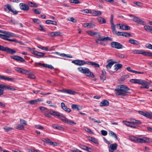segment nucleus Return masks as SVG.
Returning <instances> with one entry per match:
<instances>
[{
	"label": "nucleus",
	"instance_id": "1",
	"mask_svg": "<svg viewBox=\"0 0 152 152\" xmlns=\"http://www.w3.org/2000/svg\"><path fill=\"white\" fill-rule=\"evenodd\" d=\"M50 113L53 115L56 116L59 118L64 122L67 123L70 125L76 124V123L72 121L69 120L67 119L64 115L58 112L50 110H49Z\"/></svg>",
	"mask_w": 152,
	"mask_h": 152
},
{
	"label": "nucleus",
	"instance_id": "2",
	"mask_svg": "<svg viewBox=\"0 0 152 152\" xmlns=\"http://www.w3.org/2000/svg\"><path fill=\"white\" fill-rule=\"evenodd\" d=\"M130 90L129 88L124 85L118 86L115 89L117 95L123 96L127 95V94L129 93Z\"/></svg>",
	"mask_w": 152,
	"mask_h": 152
},
{
	"label": "nucleus",
	"instance_id": "3",
	"mask_svg": "<svg viewBox=\"0 0 152 152\" xmlns=\"http://www.w3.org/2000/svg\"><path fill=\"white\" fill-rule=\"evenodd\" d=\"M78 70L82 73L85 74L88 76H91L92 77H94V75L91 72L89 69L86 67L83 68L81 67H80L78 68Z\"/></svg>",
	"mask_w": 152,
	"mask_h": 152
},
{
	"label": "nucleus",
	"instance_id": "4",
	"mask_svg": "<svg viewBox=\"0 0 152 152\" xmlns=\"http://www.w3.org/2000/svg\"><path fill=\"white\" fill-rule=\"evenodd\" d=\"M0 50L5 51L11 54H13L16 53V51L13 49L1 45H0Z\"/></svg>",
	"mask_w": 152,
	"mask_h": 152
},
{
	"label": "nucleus",
	"instance_id": "5",
	"mask_svg": "<svg viewBox=\"0 0 152 152\" xmlns=\"http://www.w3.org/2000/svg\"><path fill=\"white\" fill-rule=\"evenodd\" d=\"M72 62L75 65L79 66L83 65L86 64V62H85L84 60H74L72 61Z\"/></svg>",
	"mask_w": 152,
	"mask_h": 152
},
{
	"label": "nucleus",
	"instance_id": "6",
	"mask_svg": "<svg viewBox=\"0 0 152 152\" xmlns=\"http://www.w3.org/2000/svg\"><path fill=\"white\" fill-rule=\"evenodd\" d=\"M111 47L117 49H120L122 48V45L121 43L116 42H113L110 43Z\"/></svg>",
	"mask_w": 152,
	"mask_h": 152
},
{
	"label": "nucleus",
	"instance_id": "7",
	"mask_svg": "<svg viewBox=\"0 0 152 152\" xmlns=\"http://www.w3.org/2000/svg\"><path fill=\"white\" fill-rule=\"evenodd\" d=\"M0 37L1 39H4L8 41L11 42H18V40L16 39H9L7 38L6 37V35L5 34H0Z\"/></svg>",
	"mask_w": 152,
	"mask_h": 152
},
{
	"label": "nucleus",
	"instance_id": "8",
	"mask_svg": "<svg viewBox=\"0 0 152 152\" xmlns=\"http://www.w3.org/2000/svg\"><path fill=\"white\" fill-rule=\"evenodd\" d=\"M97 39L102 41H106L107 40L112 41L113 40V39L112 38L108 37H104L101 35L100 34L99 36L98 37Z\"/></svg>",
	"mask_w": 152,
	"mask_h": 152
},
{
	"label": "nucleus",
	"instance_id": "9",
	"mask_svg": "<svg viewBox=\"0 0 152 152\" xmlns=\"http://www.w3.org/2000/svg\"><path fill=\"white\" fill-rule=\"evenodd\" d=\"M11 58L17 61L23 62L25 61V60L22 57L18 56H10Z\"/></svg>",
	"mask_w": 152,
	"mask_h": 152
},
{
	"label": "nucleus",
	"instance_id": "10",
	"mask_svg": "<svg viewBox=\"0 0 152 152\" xmlns=\"http://www.w3.org/2000/svg\"><path fill=\"white\" fill-rule=\"evenodd\" d=\"M118 27L119 26V29L125 30H130V27L126 25L125 24H117L116 25Z\"/></svg>",
	"mask_w": 152,
	"mask_h": 152
},
{
	"label": "nucleus",
	"instance_id": "11",
	"mask_svg": "<svg viewBox=\"0 0 152 152\" xmlns=\"http://www.w3.org/2000/svg\"><path fill=\"white\" fill-rule=\"evenodd\" d=\"M19 6L20 9L24 11H28L29 10V6L23 3H20L19 4Z\"/></svg>",
	"mask_w": 152,
	"mask_h": 152
},
{
	"label": "nucleus",
	"instance_id": "12",
	"mask_svg": "<svg viewBox=\"0 0 152 152\" xmlns=\"http://www.w3.org/2000/svg\"><path fill=\"white\" fill-rule=\"evenodd\" d=\"M59 91L61 92L72 95H75L77 93V92L71 89H63Z\"/></svg>",
	"mask_w": 152,
	"mask_h": 152
},
{
	"label": "nucleus",
	"instance_id": "13",
	"mask_svg": "<svg viewBox=\"0 0 152 152\" xmlns=\"http://www.w3.org/2000/svg\"><path fill=\"white\" fill-rule=\"evenodd\" d=\"M0 89L3 91V94L4 93V90L3 89H4L5 90H7L11 91H13L16 90L15 88H11L10 86H8L5 85L0 84Z\"/></svg>",
	"mask_w": 152,
	"mask_h": 152
},
{
	"label": "nucleus",
	"instance_id": "14",
	"mask_svg": "<svg viewBox=\"0 0 152 152\" xmlns=\"http://www.w3.org/2000/svg\"><path fill=\"white\" fill-rule=\"evenodd\" d=\"M139 143H148L149 142V139L145 137H143L142 138H138L137 142Z\"/></svg>",
	"mask_w": 152,
	"mask_h": 152
},
{
	"label": "nucleus",
	"instance_id": "15",
	"mask_svg": "<svg viewBox=\"0 0 152 152\" xmlns=\"http://www.w3.org/2000/svg\"><path fill=\"white\" fill-rule=\"evenodd\" d=\"M36 63L38 64L39 66H42L44 67H47L51 69H54V67L51 65L48 64H42L40 62Z\"/></svg>",
	"mask_w": 152,
	"mask_h": 152
},
{
	"label": "nucleus",
	"instance_id": "16",
	"mask_svg": "<svg viewBox=\"0 0 152 152\" xmlns=\"http://www.w3.org/2000/svg\"><path fill=\"white\" fill-rule=\"evenodd\" d=\"M133 20L134 22L141 24L144 25L145 24V22L142 20L140 19L136 16H134L133 19Z\"/></svg>",
	"mask_w": 152,
	"mask_h": 152
},
{
	"label": "nucleus",
	"instance_id": "17",
	"mask_svg": "<svg viewBox=\"0 0 152 152\" xmlns=\"http://www.w3.org/2000/svg\"><path fill=\"white\" fill-rule=\"evenodd\" d=\"M61 107L66 112L68 113H70L71 111V110L70 108H67V107L65 105L64 102H62L61 103Z\"/></svg>",
	"mask_w": 152,
	"mask_h": 152
},
{
	"label": "nucleus",
	"instance_id": "18",
	"mask_svg": "<svg viewBox=\"0 0 152 152\" xmlns=\"http://www.w3.org/2000/svg\"><path fill=\"white\" fill-rule=\"evenodd\" d=\"M128 42L130 44L135 45H138L140 44L139 41L132 39H130Z\"/></svg>",
	"mask_w": 152,
	"mask_h": 152
},
{
	"label": "nucleus",
	"instance_id": "19",
	"mask_svg": "<svg viewBox=\"0 0 152 152\" xmlns=\"http://www.w3.org/2000/svg\"><path fill=\"white\" fill-rule=\"evenodd\" d=\"M112 61V59L108 60L107 61V62L108 63L106 65V67L107 69H110L112 66L114 64V63H116V62H113Z\"/></svg>",
	"mask_w": 152,
	"mask_h": 152
},
{
	"label": "nucleus",
	"instance_id": "20",
	"mask_svg": "<svg viewBox=\"0 0 152 152\" xmlns=\"http://www.w3.org/2000/svg\"><path fill=\"white\" fill-rule=\"evenodd\" d=\"M0 79L8 81H12L14 79V78H11L5 76L0 75Z\"/></svg>",
	"mask_w": 152,
	"mask_h": 152
},
{
	"label": "nucleus",
	"instance_id": "21",
	"mask_svg": "<svg viewBox=\"0 0 152 152\" xmlns=\"http://www.w3.org/2000/svg\"><path fill=\"white\" fill-rule=\"evenodd\" d=\"M106 72L103 69L102 71V73L100 76L101 80L104 81L105 80H106Z\"/></svg>",
	"mask_w": 152,
	"mask_h": 152
},
{
	"label": "nucleus",
	"instance_id": "22",
	"mask_svg": "<svg viewBox=\"0 0 152 152\" xmlns=\"http://www.w3.org/2000/svg\"><path fill=\"white\" fill-rule=\"evenodd\" d=\"M142 82H140V84L142 85L143 86V87L148 89L149 88L148 83L144 80H141Z\"/></svg>",
	"mask_w": 152,
	"mask_h": 152
},
{
	"label": "nucleus",
	"instance_id": "23",
	"mask_svg": "<svg viewBox=\"0 0 152 152\" xmlns=\"http://www.w3.org/2000/svg\"><path fill=\"white\" fill-rule=\"evenodd\" d=\"M109 105V102L107 100L104 99L100 103L99 105L101 107L107 106Z\"/></svg>",
	"mask_w": 152,
	"mask_h": 152
},
{
	"label": "nucleus",
	"instance_id": "24",
	"mask_svg": "<svg viewBox=\"0 0 152 152\" xmlns=\"http://www.w3.org/2000/svg\"><path fill=\"white\" fill-rule=\"evenodd\" d=\"M97 19L98 20L99 23L100 24H103L106 23V20L101 17H98Z\"/></svg>",
	"mask_w": 152,
	"mask_h": 152
},
{
	"label": "nucleus",
	"instance_id": "25",
	"mask_svg": "<svg viewBox=\"0 0 152 152\" xmlns=\"http://www.w3.org/2000/svg\"><path fill=\"white\" fill-rule=\"evenodd\" d=\"M45 23L48 24H52L56 26L57 25V22L56 21L47 20L46 21Z\"/></svg>",
	"mask_w": 152,
	"mask_h": 152
},
{
	"label": "nucleus",
	"instance_id": "26",
	"mask_svg": "<svg viewBox=\"0 0 152 152\" xmlns=\"http://www.w3.org/2000/svg\"><path fill=\"white\" fill-rule=\"evenodd\" d=\"M142 55L145 56L152 57V53L150 52L145 51L143 50Z\"/></svg>",
	"mask_w": 152,
	"mask_h": 152
},
{
	"label": "nucleus",
	"instance_id": "27",
	"mask_svg": "<svg viewBox=\"0 0 152 152\" xmlns=\"http://www.w3.org/2000/svg\"><path fill=\"white\" fill-rule=\"evenodd\" d=\"M113 15H111V19L110 20V23L111 24L112 29H113V31H114L115 30V26L113 22Z\"/></svg>",
	"mask_w": 152,
	"mask_h": 152
},
{
	"label": "nucleus",
	"instance_id": "28",
	"mask_svg": "<svg viewBox=\"0 0 152 152\" xmlns=\"http://www.w3.org/2000/svg\"><path fill=\"white\" fill-rule=\"evenodd\" d=\"M71 107L72 109H77V110H81L82 108V107L78 105L75 104H72L71 106Z\"/></svg>",
	"mask_w": 152,
	"mask_h": 152
},
{
	"label": "nucleus",
	"instance_id": "29",
	"mask_svg": "<svg viewBox=\"0 0 152 152\" xmlns=\"http://www.w3.org/2000/svg\"><path fill=\"white\" fill-rule=\"evenodd\" d=\"M52 127L55 129L60 130H63L64 128L56 124H53L52 125Z\"/></svg>",
	"mask_w": 152,
	"mask_h": 152
},
{
	"label": "nucleus",
	"instance_id": "30",
	"mask_svg": "<svg viewBox=\"0 0 152 152\" xmlns=\"http://www.w3.org/2000/svg\"><path fill=\"white\" fill-rule=\"evenodd\" d=\"M86 64H87L89 65H91L94 66L95 67H99L100 66L99 65V64L93 62L86 61Z\"/></svg>",
	"mask_w": 152,
	"mask_h": 152
},
{
	"label": "nucleus",
	"instance_id": "31",
	"mask_svg": "<svg viewBox=\"0 0 152 152\" xmlns=\"http://www.w3.org/2000/svg\"><path fill=\"white\" fill-rule=\"evenodd\" d=\"M117 148V144L116 143H115L112 144L110 145L109 149L115 150H116Z\"/></svg>",
	"mask_w": 152,
	"mask_h": 152
},
{
	"label": "nucleus",
	"instance_id": "32",
	"mask_svg": "<svg viewBox=\"0 0 152 152\" xmlns=\"http://www.w3.org/2000/svg\"><path fill=\"white\" fill-rule=\"evenodd\" d=\"M144 28L147 31H149L152 34V26L146 25L144 26Z\"/></svg>",
	"mask_w": 152,
	"mask_h": 152
},
{
	"label": "nucleus",
	"instance_id": "33",
	"mask_svg": "<svg viewBox=\"0 0 152 152\" xmlns=\"http://www.w3.org/2000/svg\"><path fill=\"white\" fill-rule=\"evenodd\" d=\"M79 147L81 149L84 150H86V151L88 152H91L90 151V149H91L90 148H89L87 146L85 145H80Z\"/></svg>",
	"mask_w": 152,
	"mask_h": 152
},
{
	"label": "nucleus",
	"instance_id": "34",
	"mask_svg": "<svg viewBox=\"0 0 152 152\" xmlns=\"http://www.w3.org/2000/svg\"><path fill=\"white\" fill-rule=\"evenodd\" d=\"M4 7V9L5 11H7V9H8L9 10V12H10L12 11V7L10 4H8L7 5H5Z\"/></svg>",
	"mask_w": 152,
	"mask_h": 152
},
{
	"label": "nucleus",
	"instance_id": "35",
	"mask_svg": "<svg viewBox=\"0 0 152 152\" xmlns=\"http://www.w3.org/2000/svg\"><path fill=\"white\" fill-rule=\"evenodd\" d=\"M143 50H131V52L134 54H142Z\"/></svg>",
	"mask_w": 152,
	"mask_h": 152
},
{
	"label": "nucleus",
	"instance_id": "36",
	"mask_svg": "<svg viewBox=\"0 0 152 152\" xmlns=\"http://www.w3.org/2000/svg\"><path fill=\"white\" fill-rule=\"evenodd\" d=\"M102 13V12L100 11L94 10L93 12H92V13H91V14H92L93 16H96L100 15H101Z\"/></svg>",
	"mask_w": 152,
	"mask_h": 152
},
{
	"label": "nucleus",
	"instance_id": "37",
	"mask_svg": "<svg viewBox=\"0 0 152 152\" xmlns=\"http://www.w3.org/2000/svg\"><path fill=\"white\" fill-rule=\"evenodd\" d=\"M141 80V79H132L130 81L133 83L140 84L141 83L140 82H142Z\"/></svg>",
	"mask_w": 152,
	"mask_h": 152
},
{
	"label": "nucleus",
	"instance_id": "38",
	"mask_svg": "<svg viewBox=\"0 0 152 152\" xmlns=\"http://www.w3.org/2000/svg\"><path fill=\"white\" fill-rule=\"evenodd\" d=\"M28 5L32 7H38V5L35 3H33L32 2L29 1L28 2Z\"/></svg>",
	"mask_w": 152,
	"mask_h": 152
},
{
	"label": "nucleus",
	"instance_id": "39",
	"mask_svg": "<svg viewBox=\"0 0 152 152\" xmlns=\"http://www.w3.org/2000/svg\"><path fill=\"white\" fill-rule=\"evenodd\" d=\"M80 11L82 12L86 13H92V11L91 10H89L88 9H85L84 10H80Z\"/></svg>",
	"mask_w": 152,
	"mask_h": 152
},
{
	"label": "nucleus",
	"instance_id": "40",
	"mask_svg": "<svg viewBox=\"0 0 152 152\" xmlns=\"http://www.w3.org/2000/svg\"><path fill=\"white\" fill-rule=\"evenodd\" d=\"M112 29V31L114 34H117L118 35H120V36H123V32H121L120 31H118L117 32L115 30H115L114 31H113V29Z\"/></svg>",
	"mask_w": 152,
	"mask_h": 152
},
{
	"label": "nucleus",
	"instance_id": "41",
	"mask_svg": "<svg viewBox=\"0 0 152 152\" xmlns=\"http://www.w3.org/2000/svg\"><path fill=\"white\" fill-rule=\"evenodd\" d=\"M144 116L150 119L152 118V114L148 112H146Z\"/></svg>",
	"mask_w": 152,
	"mask_h": 152
},
{
	"label": "nucleus",
	"instance_id": "42",
	"mask_svg": "<svg viewBox=\"0 0 152 152\" xmlns=\"http://www.w3.org/2000/svg\"><path fill=\"white\" fill-rule=\"evenodd\" d=\"M129 140H131L134 142H137L138 141V137L133 136H131L129 137Z\"/></svg>",
	"mask_w": 152,
	"mask_h": 152
},
{
	"label": "nucleus",
	"instance_id": "43",
	"mask_svg": "<svg viewBox=\"0 0 152 152\" xmlns=\"http://www.w3.org/2000/svg\"><path fill=\"white\" fill-rule=\"evenodd\" d=\"M39 99L33 100L28 101V103L34 105L37 104V102L39 101Z\"/></svg>",
	"mask_w": 152,
	"mask_h": 152
},
{
	"label": "nucleus",
	"instance_id": "44",
	"mask_svg": "<svg viewBox=\"0 0 152 152\" xmlns=\"http://www.w3.org/2000/svg\"><path fill=\"white\" fill-rule=\"evenodd\" d=\"M115 70H117L121 68L122 67V65L121 64H115L114 66Z\"/></svg>",
	"mask_w": 152,
	"mask_h": 152
},
{
	"label": "nucleus",
	"instance_id": "45",
	"mask_svg": "<svg viewBox=\"0 0 152 152\" xmlns=\"http://www.w3.org/2000/svg\"><path fill=\"white\" fill-rule=\"evenodd\" d=\"M28 75V77L31 79H34L36 78V76L31 72H29Z\"/></svg>",
	"mask_w": 152,
	"mask_h": 152
},
{
	"label": "nucleus",
	"instance_id": "46",
	"mask_svg": "<svg viewBox=\"0 0 152 152\" xmlns=\"http://www.w3.org/2000/svg\"><path fill=\"white\" fill-rule=\"evenodd\" d=\"M39 109L42 111L44 112H48L49 113V110L47 108L45 107H39Z\"/></svg>",
	"mask_w": 152,
	"mask_h": 152
},
{
	"label": "nucleus",
	"instance_id": "47",
	"mask_svg": "<svg viewBox=\"0 0 152 152\" xmlns=\"http://www.w3.org/2000/svg\"><path fill=\"white\" fill-rule=\"evenodd\" d=\"M84 25H86V26H88V27L90 28H92L95 26L94 24L90 23H84Z\"/></svg>",
	"mask_w": 152,
	"mask_h": 152
},
{
	"label": "nucleus",
	"instance_id": "48",
	"mask_svg": "<svg viewBox=\"0 0 152 152\" xmlns=\"http://www.w3.org/2000/svg\"><path fill=\"white\" fill-rule=\"evenodd\" d=\"M42 140L44 142L47 143L49 144H50V142L51 141V140L50 139H49L48 138H43Z\"/></svg>",
	"mask_w": 152,
	"mask_h": 152
},
{
	"label": "nucleus",
	"instance_id": "49",
	"mask_svg": "<svg viewBox=\"0 0 152 152\" xmlns=\"http://www.w3.org/2000/svg\"><path fill=\"white\" fill-rule=\"evenodd\" d=\"M84 129L87 132H89L90 134H94V132H93L90 129H89V128H88L87 127H85V128Z\"/></svg>",
	"mask_w": 152,
	"mask_h": 152
},
{
	"label": "nucleus",
	"instance_id": "50",
	"mask_svg": "<svg viewBox=\"0 0 152 152\" xmlns=\"http://www.w3.org/2000/svg\"><path fill=\"white\" fill-rule=\"evenodd\" d=\"M20 122L22 125L24 126L27 125V122L23 119H20Z\"/></svg>",
	"mask_w": 152,
	"mask_h": 152
},
{
	"label": "nucleus",
	"instance_id": "51",
	"mask_svg": "<svg viewBox=\"0 0 152 152\" xmlns=\"http://www.w3.org/2000/svg\"><path fill=\"white\" fill-rule=\"evenodd\" d=\"M109 134H110L112 136H113L114 137L116 140L118 139V137L117 135L114 132L111 131L110 132Z\"/></svg>",
	"mask_w": 152,
	"mask_h": 152
},
{
	"label": "nucleus",
	"instance_id": "52",
	"mask_svg": "<svg viewBox=\"0 0 152 152\" xmlns=\"http://www.w3.org/2000/svg\"><path fill=\"white\" fill-rule=\"evenodd\" d=\"M32 10L36 14H40L39 9H33Z\"/></svg>",
	"mask_w": 152,
	"mask_h": 152
},
{
	"label": "nucleus",
	"instance_id": "53",
	"mask_svg": "<svg viewBox=\"0 0 152 152\" xmlns=\"http://www.w3.org/2000/svg\"><path fill=\"white\" fill-rule=\"evenodd\" d=\"M55 36H61L62 35V34L60 31H55Z\"/></svg>",
	"mask_w": 152,
	"mask_h": 152
},
{
	"label": "nucleus",
	"instance_id": "54",
	"mask_svg": "<svg viewBox=\"0 0 152 152\" xmlns=\"http://www.w3.org/2000/svg\"><path fill=\"white\" fill-rule=\"evenodd\" d=\"M37 47L39 49L42 50H44L46 51H48V47H44L43 46H38Z\"/></svg>",
	"mask_w": 152,
	"mask_h": 152
},
{
	"label": "nucleus",
	"instance_id": "55",
	"mask_svg": "<svg viewBox=\"0 0 152 152\" xmlns=\"http://www.w3.org/2000/svg\"><path fill=\"white\" fill-rule=\"evenodd\" d=\"M133 3L137 5V6H139V7H141L142 6V4L140 2H137L135 1L133 2Z\"/></svg>",
	"mask_w": 152,
	"mask_h": 152
},
{
	"label": "nucleus",
	"instance_id": "56",
	"mask_svg": "<svg viewBox=\"0 0 152 152\" xmlns=\"http://www.w3.org/2000/svg\"><path fill=\"white\" fill-rule=\"evenodd\" d=\"M69 1L70 3L75 4L80 3V1L78 0H69Z\"/></svg>",
	"mask_w": 152,
	"mask_h": 152
},
{
	"label": "nucleus",
	"instance_id": "57",
	"mask_svg": "<svg viewBox=\"0 0 152 152\" xmlns=\"http://www.w3.org/2000/svg\"><path fill=\"white\" fill-rule=\"evenodd\" d=\"M90 140L92 141V142H94V143L96 144H98L99 142L98 141L96 140L95 138H93V137H91L90 139Z\"/></svg>",
	"mask_w": 152,
	"mask_h": 152
},
{
	"label": "nucleus",
	"instance_id": "58",
	"mask_svg": "<svg viewBox=\"0 0 152 152\" xmlns=\"http://www.w3.org/2000/svg\"><path fill=\"white\" fill-rule=\"evenodd\" d=\"M17 129H18L24 130V126L22 125L19 124L18 125Z\"/></svg>",
	"mask_w": 152,
	"mask_h": 152
},
{
	"label": "nucleus",
	"instance_id": "59",
	"mask_svg": "<svg viewBox=\"0 0 152 152\" xmlns=\"http://www.w3.org/2000/svg\"><path fill=\"white\" fill-rule=\"evenodd\" d=\"M68 20L71 21L73 23H76L77 22V20L75 19L73 17H71L69 18V19H68Z\"/></svg>",
	"mask_w": 152,
	"mask_h": 152
},
{
	"label": "nucleus",
	"instance_id": "60",
	"mask_svg": "<svg viewBox=\"0 0 152 152\" xmlns=\"http://www.w3.org/2000/svg\"><path fill=\"white\" fill-rule=\"evenodd\" d=\"M123 36L126 37H129L131 36V34L130 33L127 32H123Z\"/></svg>",
	"mask_w": 152,
	"mask_h": 152
},
{
	"label": "nucleus",
	"instance_id": "61",
	"mask_svg": "<svg viewBox=\"0 0 152 152\" xmlns=\"http://www.w3.org/2000/svg\"><path fill=\"white\" fill-rule=\"evenodd\" d=\"M29 72V71L28 70L22 69V70L21 73L28 75Z\"/></svg>",
	"mask_w": 152,
	"mask_h": 152
},
{
	"label": "nucleus",
	"instance_id": "62",
	"mask_svg": "<svg viewBox=\"0 0 152 152\" xmlns=\"http://www.w3.org/2000/svg\"><path fill=\"white\" fill-rule=\"evenodd\" d=\"M86 33L90 35L93 37H94V34H95V32H93L91 31H86Z\"/></svg>",
	"mask_w": 152,
	"mask_h": 152
},
{
	"label": "nucleus",
	"instance_id": "63",
	"mask_svg": "<svg viewBox=\"0 0 152 152\" xmlns=\"http://www.w3.org/2000/svg\"><path fill=\"white\" fill-rule=\"evenodd\" d=\"M45 55V53H44L38 52L36 56L42 57L43 56Z\"/></svg>",
	"mask_w": 152,
	"mask_h": 152
},
{
	"label": "nucleus",
	"instance_id": "64",
	"mask_svg": "<svg viewBox=\"0 0 152 152\" xmlns=\"http://www.w3.org/2000/svg\"><path fill=\"white\" fill-rule=\"evenodd\" d=\"M146 47L149 49L152 50V45L150 44H147L146 45Z\"/></svg>",
	"mask_w": 152,
	"mask_h": 152
}]
</instances>
